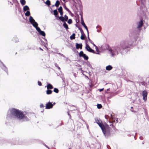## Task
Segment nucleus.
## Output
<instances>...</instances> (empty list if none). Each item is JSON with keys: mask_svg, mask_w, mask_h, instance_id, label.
<instances>
[{"mask_svg": "<svg viewBox=\"0 0 149 149\" xmlns=\"http://www.w3.org/2000/svg\"><path fill=\"white\" fill-rule=\"evenodd\" d=\"M128 47V46L127 45L126 42H122L120 45L110 49L109 50L110 54L112 56H114L118 55V52L121 49H125Z\"/></svg>", "mask_w": 149, "mask_h": 149, "instance_id": "obj_1", "label": "nucleus"}, {"mask_svg": "<svg viewBox=\"0 0 149 149\" xmlns=\"http://www.w3.org/2000/svg\"><path fill=\"white\" fill-rule=\"evenodd\" d=\"M7 117L10 118H17L19 119H23L24 116L22 112L18 110L13 108L8 112Z\"/></svg>", "mask_w": 149, "mask_h": 149, "instance_id": "obj_2", "label": "nucleus"}, {"mask_svg": "<svg viewBox=\"0 0 149 149\" xmlns=\"http://www.w3.org/2000/svg\"><path fill=\"white\" fill-rule=\"evenodd\" d=\"M29 21L33 26L36 28V30L38 31L39 33L42 36L45 37V32L43 31H41L40 28L38 27V23L35 21V20L32 16H30V17Z\"/></svg>", "mask_w": 149, "mask_h": 149, "instance_id": "obj_3", "label": "nucleus"}, {"mask_svg": "<svg viewBox=\"0 0 149 149\" xmlns=\"http://www.w3.org/2000/svg\"><path fill=\"white\" fill-rule=\"evenodd\" d=\"M102 131L106 137H108L110 134L109 128L107 125V127L103 128L101 129Z\"/></svg>", "mask_w": 149, "mask_h": 149, "instance_id": "obj_4", "label": "nucleus"}, {"mask_svg": "<svg viewBox=\"0 0 149 149\" xmlns=\"http://www.w3.org/2000/svg\"><path fill=\"white\" fill-rule=\"evenodd\" d=\"M95 121L96 123L102 129L103 128L107 127V124H105L104 125L102 123V121L99 118H96Z\"/></svg>", "mask_w": 149, "mask_h": 149, "instance_id": "obj_5", "label": "nucleus"}, {"mask_svg": "<svg viewBox=\"0 0 149 149\" xmlns=\"http://www.w3.org/2000/svg\"><path fill=\"white\" fill-rule=\"evenodd\" d=\"M147 94L148 93L146 91H144L142 92L143 99L145 101L147 100Z\"/></svg>", "mask_w": 149, "mask_h": 149, "instance_id": "obj_6", "label": "nucleus"}, {"mask_svg": "<svg viewBox=\"0 0 149 149\" xmlns=\"http://www.w3.org/2000/svg\"><path fill=\"white\" fill-rule=\"evenodd\" d=\"M79 56L83 57L84 59L87 60L88 59V56L85 54H84L82 51H81L79 54Z\"/></svg>", "mask_w": 149, "mask_h": 149, "instance_id": "obj_7", "label": "nucleus"}, {"mask_svg": "<svg viewBox=\"0 0 149 149\" xmlns=\"http://www.w3.org/2000/svg\"><path fill=\"white\" fill-rule=\"evenodd\" d=\"M53 106V104L52 103L49 102L47 103L46 104L45 108L46 109H49L52 108Z\"/></svg>", "mask_w": 149, "mask_h": 149, "instance_id": "obj_8", "label": "nucleus"}, {"mask_svg": "<svg viewBox=\"0 0 149 149\" xmlns=\"http://www.w3.org/2000/svg\"><path fill=\"white\" fill-rule=\"evenodd\" d=\"M143 25V22L141 20L137 23V28L139 30L141 29V27Z\"/></svg>", "mask_w": 149, "mask_h": 149, "instance_id": "obj_9", "label": "nucleus"}, {"mask_svg": "<svg viewBox=\"0 0 149 149\" xmlns=\"http://www.w3.org/2000/svg\"><path fill=\"white\" fill-rule=\"evenodd\" d=\"M86 49L88 52H92L93 53H95V51L91 49L90 46L88 45L87 44H86Z\"/></svg>", "mask_w": 149, "mask_h": 149, "instance_id": "obj_10", "label": "nucleus"}, {"mask_svg": "<svg viewBox=\"0 0 149 149\" xmlns=\"http://www.w3.org/2000/svg\"><path fill=\"white\" fill-rule=\"evenodd\" d=\"M81 24L82 25L84 26V27L85 28V29L87 31V32L88 35V31L87 28V27L83 19H82L81 20Z\"/></svg>", "mask_w": 149, "mask_h": 149, "instance_id": "obj_11", "label": "nucleus"}, {"mask_svg": "<svg viewBox=\"0 0 149 149\" xmlns=\"http://www.w3.org/2000/svg\"><path fill=\"white\" fill-rule=\"evenodd\" d=\"M82 48V45L81 44H78L77 43L76 44V48L77 49H78L79 48L81 49Z\"/></svg>", "mask_w": 149, "mask_h": 149, "instance_id": "obj_12", "label": "nucleus"}, {"mask_svg": "<svg viewBox=\"0 0 149 149\" xmlns=\"http://www.w3.org/2000/svg\"><path fill=\"white\" fill-rule=\"evenodd\" d=\"M113 68V67L111 65H109L106 67V69L107 70L109 71L111 70Z\"/></svg>", "mask_w": 149, "mask_h": 149, "instance_id": "obj_13", "label": "nucleus"}, {"mask_svg": "<svg viewBox=\"0 0 149 149\" xmlns=\"http://www.w3.org/2000/svg\"><path fill=\"white\" fill-rule=\"evenodd\" d=\"M81 36L80 38L81 40H84L85 38V35L84 34L83 31L81 32Z\"/></svg>", "mask_w": 149, "mask_h": 149, "instance_id": "obj_14", "label": "nucleus"}, {"mask_svg": "<svg viewBox=\"0 0 149 149\" xmlns=\"http://www.w3.org/2000/svg\"><path fill=\"white\" fill-rule=\"evenodd\" d=\"M47 89H52L53 88V86L50 84H47Z\"/></svg>", "mask_w": 149, "mask_h": 149, "instance_id": "obj_15", "label": "nucleus"}, {"mask_svg": "<svg viewBox=\"0 0 149 149\" xmlns=\"http://www.w3.org/2000/svg\"><path fill=\"white\" fill-rule=\"evenodd\" d=\"M29 8L27 6H25L23 8V10L24 11H25L26 10H29Z\"/></svg>", "mask_w": 149, "mask_h": 149, "instance_id": "obj_16", "label": "nucleus"}, {"mask_svg": "<svg viewBox=\"0 0 149 149\" xmlns=\"http://www.w3.org/2000/svg\"><path fill=\"white\" fill-rule=\"evenodd\" d=\"M88 39H89V41H90V42H91L92 44L93 45V46H95V48H96V49H98V48H97V46H96L95 45V44H94V43H93L92 42V41H91V40H90V39H89V37L88 35Z\"/></svg>", "mask_w": 149, "mask_h": 149, "instance_id": "obj_17", "label": "nucleus"}, {"mask_svg": "<svg viewBox=\"0 0 149 149\" xmlns=\"http://www.w3.org/2000/svg\"><path fill=\"white\" fill-rule=\"evenodd\" d=\"M20 2L22 5H24L26 3V1L25 0H20Z\"/></svg>", "mask_w": 149, "mask_h": 149, "instance_id": "obj_18", "label": "nucleus"}, {"mask_svg": "<svg viewBox=\"0 0 149 149\" xmlns=\"http://www.w3.org/2000/svg\"><path fill=\"white\" fill-rule=\"evenodd\" d=\"M60 3L59 1L58 0H57L56 1V2L55 3V6L56 7H58V6L59 5Z\"/></svg>", "mask_w": 149, "mask_h": 149, "instance_id": "obj_19", "label": "nucleus"}, {"mask_svg": "<svg viewBox=\"0 0 149 149\" xmlns=\"http://www.w3.org/2000/svg\"><path fill=\"white\" fill-rule=\"evenodd\" d=\"M75 34L74 33H73L72 35L70 36V39L71 40L74 39L75 38Z\"/></svg>", "mask_w": 149, "mask_h": 149, "instance_id": "obj_20", "label": "nucleus"}, {"mask_svg": "<svg viewBox=\"0 0 149 149\" xmlns=\"http://www.w3.org/2000/svg\"><path fill=\"white\" fill-rule=\"evenodd\" d=\"M109 117L110 119H113V116H112V114H110V116H108L107 115H106L105 116V118L107 119V117Z\"/></svg>", "mask_w": 149, "mask_h": 149, "instance_id": "obj_21", "label": "nucleus"}, {"mask_svg": "<svg viewBox=\"0 0 149 149\" xmlns=\"http://www.w3.org/2000/svg\"><path fill=\"white\" fill-rule=\"evenodd\" d=\"M52 91L51 90H48L46 91V93L47 95H49L52 93Z\"/></svg>", "mask_w": 149, "mask_h": 149, "instance_id": "obj_22", "label": "nucleus"}, {"mask_svg": "<svg viewBox=\"0 0 149 149\" xmlns=\"http://www.w3.org/2000/svg\"><path fill=\"white\" fill-rule=\"evenodd\" d=\"M30 15V13L29 11H27L26 13H25V15L26 16H29Z\"/></svg>", "mask_w": 149, "mask_h": 149, "instance_id": "obj_23", "label": "nucleus"}, {"mask_svg": "<svg viewBox=\"0 0 149 149\" xmlns=\"http://www.w3.org/2000/svg\"><path fill=\"white\" fill-rule=\"evenodd\" d=\"M58 18L61 21L63 22L65 21L64 17L62 16L59 17Z\"/></svg>", "mask_w": 149, "mask_h": 149, "instance_id": "obj_24", "label": "nucleus"}, {"mask_svg": "<svg viewBox=\"0 0 149 149\" xmlns=\"http://www.w3.org/2000/svg\"><path fill=\"white\" fill-rule=\"evenodd\" d=\"M45 4L48 6H49L50 5V1L47 0L45 2Z\"/></svg>", "mask_w": 149, "mask_h": 149, "instance_id": "obj_25", "label": "nucleus"}, {"mask_svg": "<svg viewBox=\"0 0 149 149\" xmlns=\"http://www.w3.org/2000/svg\"><path fill=\"white\" fill-rule=\"evenodd\" d=\"M63 26L66 29H68V25L66 24L65 22H64L63 24Z\"/></svg>", "mask_w": 149, "mask_h": 149, "instance_id": "obj_26", "label": "nucleus"}, {"mask_svg": "<svg viewBox=\"0 0 149 149\" xmlns=\"http://www.w3.org/2000/svg\"><path fill=\"white\" fill-rule=\"evenodd\" d=\"M54 15H56L58 14L57 11L56 10H54L53 11Z\"/></svg>", "mask_w": 149, "mask_h": 149, "instance_id": "obj_27", "label": "nucleus"}, {"mask_svg": "<svg viewBox=\"0 0 149 149\" xmlns=\"http://www.w3.org/2000/svg\"><path fill=\"white\" fill-rule=\"evenodd\" d=\"M54 91L56 93H58V89L56 88H55L54 89Z\"/></svg>", "mask_w": 149, "mask_h": 149, "instance_id": "obj_28", "label": "nucleus"}, {"mask_svg": "<svg viewBox=\"0 0 149 149\" xmlns=\"http://www.w3.org/2000/svg\"><path fill=\"white\" fill-rule=\"evenodd\" d=\"M62 7L60 6L59 8L58 9V10L59 12L62 11Z\"/></svg>", "mask_w": 149, "mask_h": 149, "instance_id": "obj_29", "label": "nucleus"}, {"mask_svg": "<svg viewBox=\"0 0 149 149\" xmlns=\"http://www.w3.org/2000/svg\"><path fill=\"white\" fill-rule=\"evenodd\" d=\"M64 20L65 21H67L68 19V17L66 15H65L64 17Z\"/></svg>", "mask_w": 149, "mask_h": 149, "instance_id": "obj_30", "label": "nucleus"}, {"mask_svg": "<svg viewBox=\"0 0 149 149\" xmlns=\"http://www.w3.org/2000/svg\"><path fill=\"white\" fill-rule=\"evenodd\" d=\"M97 107L98 108L100 109L102 107V106L101 104H98Z\"/></svg>", "mask_w": 149, "mask_h": 149, "instance_id": "obj_31", "label": "nucleus"}, {"mask_svg": "<svg viewBox=\"0 0 149 149\" xmlns=\"http://www.w3.org/2000/svg\"><path fill=\"white\" fill-rule=\"evenodd\" d=\"M72 20L71 19H69L68 22L69 24H70L72 23Z\"/></svg>", "mask_w": 149, "mask_h": 149, "instance_id": "obj_32", "label": "nucleus"}, {"mask_svg": "<svg viewBox=\"0 0 149 149\" xmlns=\"http://www.w3.org/2000/svg\"><path fill=\"white\" fill-rule=\"evenodd\" d=\"M38 85L40 86H41L42 85V84H41V82L40 81H38Z\"/></svg>", "mask_w": 149, "mask_h": 149, "instance_id": "obj_33", "label": "nucleus"}, {"mask_svg": "<svg viewBox=\"0 0 149 149\" xmlns=\"http://www.w3.org/2000/svg\"><path fill=\"white\" fill-rule=\"evenodd\" d=\"M40 107L41 108H42V107H44V106L43 104H41L40 105Z\"/></svg>", "mask_w": 149, "mask_h": 149, "instance_id": "obj_34", "label": "nucleus"}, {"mask_svg": "<svg viewBox=\"0 0 149 149\" xmlns=\"http://www.w3.org/2000/svg\"><path fill=\"white\" fill-rule=\"evenodd\" d=\"M64 8L67 11H69V9L65 6L64 7Z\"/></svg>", "mask_w": 149, "mask_h": 149, "instance_id": "obj_35", "label": "nucleus"}, {"mask_svg": "<svg viewBox=\"0 0 149 149\" xmlns=\"http://www.w3.org/2000/svg\"><path fill=\"white\" fill-rule=\"evenodd\" d=\"M60 13V15L61 16L63 15V11H61V12H59Z\"/></svg>", "mask_w": 149, "mask_h": 149, "instance_id": "obj_36", "label": "nucleus"}, {"mask_svg": "<svg viewBox=\"0 0 149 149\" xmlns=\"http://www.w3.org/2000/svg\"><path fill=\"white\" fill-rule=\"evenodd\" d=\"M109 89H110L109 88H108L107 89L106 91H105V93H108V92H107V91H109Z\"/></svg>", "mask_w": 149, "mask_h": 149, "instance_id": "obj_37", "label": "nucleus"}, {"mask_svg": "<svg viewBox=\"0 0 149 149\" xmlns=\"http://www.w3.org/2000/svg\"><path fill=\"white\" fill-rule=\"evenodd\" d=\"M103 89H104L103 88H102V89H99L100 92H101L102 91H103Z\"/></svg>", "mask_w": 149, "mask_h": 149, "instance_id": "obj_38", "label": "nucleus"}, {"mask_svg": "<svg viewBox=\"0 0 149 149\" xmlns=\"http://www.w3.org/2000/svg\"><path fill=\"white\" fill-rule=\"evenodd\" d=\"M131 111L132 112H135V111L133 110H131Z\"/></svg>", "mask_w": 149, "mask_h": 149, "instance_id": "obj_39", "label": "nucleus"}, {"mask_svg": "<svg viewBox=\"0 0 149 149\" xmlns=\"http://www.w3.org/2000/svg\"><path fill=\"white\" fill-rule=\"evenodd\" d=\"M57 68H58L59 70H60V68L58 66V67H57Z\"/></svg>", "mask_w": 149, "mask_h": 149, "instance_id": "obj_40", "label": "nucleus"}, {"mask_svg": "<svg viewBox=\"0 0 149 149\" xmlns=\"http://www.w3.org/2000/svg\"><path fill=\"white\" fill-rule=\"evenodd\" d=\"M55 104V102H54V103H53V105H54V104Z\"/></svg>", "mask_w": 149, "mask_h": 149, "instance_id": "obj_41", "label": "nucleus"}, {"mask_svg": "<svg viewBox=\"0 0 149 149\" xmlns=\"http://www.w3.org/2000/svg\"><path fill=\"white\" fill-rule=\"evenodd\" d=\"M44 40H45L46 41H47V40L46 39H45V38H44Z\"/></svg>", "mask_w": 149, "mask_h": 149, "instance_id": "obj_42", "label": "nucleus"}, {"mask_svg": "<svg viewBox=\"0 0 149 149\" xmlns=\"http://www.w3.org/2000/svg\"><path fill=\"white\" fill-rule=\"evenodd\" d=\"M63 1H65V0H63Z\"/></svg>", "mask_w": 149, "mask_h": 149, "instance_id": "obj_43", "label": "nucleus"}, {"mask_svg": "<svg viewBox=\"0 0 149 149\" xmlns=\"http://www.w3.org/2000/svg\"><path fill=\"white\" fill-rule=\"evenodd\" d=\"M131 108H132V109L133 108V107H131Z\"/></svg>", "mask_w": 149, "mask_h": 149, "instance_id": "obj_44", "label": "nucleus"}, {"mask_svg": "<svg viewBox=\"0 0 149 149\" xmlns=\"http://www.w3.org/2000/svg\"><path fill=\"white\" fill-rule=\"evenodd\" d=\"M80 70H81V68H80Z\"/></svg>", "mask_w": 149, "mask_h": 149, "instance_id": "obj_45", "label": "nucleus"}, {"mask_svg": "<svg viewBox=\"0 0 149 149\" xmlns=\"http://www.w3.org/2000/svg\"><path fill=\"white\" fill-rule=\"evenodd\" d=\"M40 49H42L40 48Z\"/></svg>", "mask_w": 149, "mask_h": 149, "instance_id": "obj_46", "label": "nucleus"}]
</instances>
